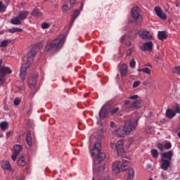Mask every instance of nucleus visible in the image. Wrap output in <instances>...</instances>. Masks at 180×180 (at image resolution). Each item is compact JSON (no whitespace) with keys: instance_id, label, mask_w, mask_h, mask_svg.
<instances>
[{"instance_id":"f257e3e1","label":"nucleus","mask_w":180,"mask_h":180,"mask_svg":"<svg viewBox=\"0 0 180 180\" xmlns=\"http://www.w3.org/2000/svg\"><path fill=\"white\" fill-rule=\"evenodd\" d=\"M39 45H34L27 53V63L22 65L20 72V78L22 79V81H25V79H26V75H27V68L30 67V65L33 64V58H34V56H36V53L37 51H39Z\"/></svg>"},{"instance_id":"f03ea898","label":"nucleus","mask_w":180,"mask_h":180,"mask_svg":"<svg viewBox=\"0 0 180 180\" xmlns=\"http://www.w3.org/2000/svg\"><path fill=\"white\" fill-rule=\"evenodd\" d=\"M65 40H64V38H58L56 39H54L53 41L48 43L45 48H44V51H50V50H52V49H54L55 50L58 51L60 49L64 46Z\"/></svg>"},{"instance_id":"7ed1b4c3","label":"nucleus","mask_w":180,"mask_h":180,"mask_svg":"<svg viewBox=\"0 0 180 180\" xmlns=\"http://www.w3.org/2000/svg\"><path fill=\"white\" fill-rule=\"evenodd\" d=\"M143 105V103L141 100H136L134 101L127 100L124 101V106L125 109H133V108H136V109H140V108H142Z\"/></svg>"},{"instance_id":"20e7f679","label":"nucleus","mask_w":180,"mask_h":180,"mask_svg":"<svg viewBox=\"0 0 180 180\" xmlns=\"http://www.w3.org/2000/svg\"><path fill=\"white\" fill-rule=\"evenodd\" d=\"M139 122V119L135 120H129L125 122L124 125V129L126 130V132L131 133V131H134L136 130V126H137V123Z\"/></svg>"},{"instance_id":"39448f33","label":"nucleus","mask_w":180,"mask_h":180,"mask_svg":"<svg viewBox=\"0 0 180 180\" xmlns=\"http://www.w3.org/2000/svg\"><path fill=\"white\" fill-rule=\"evenodd\" d=\"M132 16L137 25H140L141 21L143 20V18L140 15V8L139 7H134L131 9Z\"/></svg>"},{"instance_id":"423d86ee","label":"nucleus","mask_w":180,"mask_h":180,"mask_svg":"<svg viewBox=\"0 0 180 180\" xmlns=\"http://www.w3.org/2000/svg\"><path fill=\"white\" fill-rule=\"evenodd\" d=\"M109 112H110V105L108 104L104 105L99 112L100 119H105L109 115Z\"/></svg>"},{"instance_id":"0eeeda50","label":"nucleus","mask_w":180,"mask_h":180,"mask_svg":"<svg viewBox=\"0 0 180 180\" xmlns=\"http://www.w3.org/2000/svg\"><path fill=\"white\" fill-rule=\"evenodd\" d=\"M139 36L141 39H143V40H154V37L153 36V34L146 30L140 31Z\"/></svg>"},{"instance_id":"6e6552de","label":"nucleus","mask_w":180,"mask_h":180,"mask_svg":"<svg viewBox=\"0 0 180 180\" xmlns=\"http://www.w3.org/2000/svg\"><path fill=\"white\" fill-rule=\"evenodd\" d=\"M13 153L12 154L11 158L13 161H16V158H18V155H19L20 153H22L23 148L20 145H14L13 147Z\"/></svg>"},{"instance_id":"1a4fd4ad","label":"nucleus","mask_w":180,"mask_h":180,"mask_svg":"<svg viewBox=\"0 0 180 180\" xmlns=\"http://www.w3.org/2000/svg\"><path fill=\"white\" fill-rule=\"evenodd\" d=\"M153 41H149L143 44L139 48L142 51H153Z\"/></svg>"},{"instance_id":"9d476101","label":"nucleus","mask_w":180,"mask_h":180,"mask_svg":"<svg viewBox=\"0 0 180 180\" xmlns=\"http://www.w3.org/2000/svg\"><path fill=\"white\" fill-rule=\"evenodd\" d=\"M155 12L157 16L160 18V19H162L163 20H167V14H165V13L162 11V9H161L160 6L155 7Z\"/></svg>"},{"instance_id":"9b49d317","label":"nucleus","mask_w":180,"mask_h":180,"mask_svg":"<svg viewBox=\"0 0 180 180\" xmlns=\"http://www.w3.org/2000/svg\"><path fill=\"white\" fill-rule=\"evenodd\" d=\"M115 148L117 150V153L118 155H122V154H124V148L123 147V141H118Z\"/></svg>"},{"instance_id":"f8f14e48","label":"nucleus","mask_w":180,"mask_h":180,"mask_svg":"<svg viewBox=\"0 0 180 180\" xmlns=\"http://www.w3.org/2000/svg\"><path fill=\"white\" fill-rule=\"evenodd\" d=\"M102 146L101 143L97 142L94 144L93 150L91 151V157H95L98 153L101 152Z\"/></svg>"},{"instance_id":"ddd939ff","label":"nucleus","mask_w":180,"mask_h":180,"mask_svg":"<svg viewBox=\"0 0 180 180\" xmlns=\"http://www.w3.org/2000/svg\"><path fill=\"white\" fill-rule=\"evenodd\" d=\"M37 74H34L31 79H30L28 84L30 89H34L36 88V84L37 81Z\"/></svg>"},{"instance_id":"4468645a","label":"nucleus","mask_w":180,"mask_h":180,"mask_svg":"<svg viewBox=\"0 0 180 180\" xmlns=\"http://www.w3.org/2000/svg\"><path fill=\"white\" fill-rule=\"evenodd\" d=\"M169 165H171V160H167V159L162 158L160 167L163 171H167L168 168H169Z\"/></svg>"},{"instance_id":"2eb2a0df","label":"nucleus","mask_w":180,"mask_h":180,"mask_svg":"<svg viewBox=\"0 0 180 180\" xmlns=\"http://www.w3.org/2000/svg\"><path fill=\"white\" fill-rule=\"evenodd\" d=\"M161 157L167 160L168 161H172V156L174 155V151L169 150L168 152H162L160 154Z\"/></svg>"},{"instance_id":"dca6fc26","label":"nucleus","mask_w":180,"mask_h":180,"mask_svg":"<svg viewBox=\"0 0 180 180\" xmlns=\"http://www.w3.org/2000/svg\"><path fill=\"white\" fill-rule=\"evenodd\" d=\"M115 134L117 136V137H126L128 133L126 131L124 127H123L118 128L116 130Z\"/></svg>"},{"instance_id":"f3484780","label":"nucleus","mask_w":180,"mask_h":180,"mask_svg":"<svg viewBox=\"0 0 180 180\" xmlns=\"http://www.w3.org/2000/svg\"><path fill=\"white\" fill-rule=\"evenodd\" d=\"M106 158V155L103 152H98L96 154V162H98V164H101L103 160Z\"/></svg>"},{"instance_id":"a211bd4d","label":"nucleus","mask_w":180,"mask_h":180,"mask_svg":"<svg viewBox=\"0 0 180 180\" xmlns=\"http://www.w3.org/2000/svg\"><path fill=\"white\" fill-rule=\"evenodd\" d=\"M120 161H115L112 164V171L114 174H119L120 172Z\"/></svg>"},{"instance_id":"6ab92c4d","label":"nucleus","mask_w":180,"mask_h":180,"mask_svg":"<svg viewBox=\"0 0 180 180\" xmlns=\"http://www.w3.org/2000/svg\"><path fill=\"white\" fill-rule=\"evenodd\" d=\"M8 74H12V70L9 67H2L0 68V75L5 77Z\"/></svg>"},{"instance_id":"aec40b11","label":"nucleus","mask_w":180,"mask_h":180,"mask_svg":"<svg viewBox=\"0 0 180 180\" xmlns=\"http://www.w3.org/2000/svg\"><path fill=\"white\" fill-rule=\"evenodd\" d=\"M158 37L159 40H165L168 37L167 31H160L158 33Z\"/></svg>"},{"instance_id":"412c9836","label":"nucleus","mask_w":180,"mask_h":180,"mask_svg":"<svg viewBox=\"0 0 180 180\" xmlns=\"http://www.w3.org/2000/svg\"><path fill=\"white\" fill-rule=\"evenodd\" d=\"M130 167V162L125 160L122 165H121V171L124 172L127 169H129Z\"/></svg>"},{"instance_id":"4be33fe9","label":"nucleus","mask_w":180,"mask_h":180,"mask_svg":"<svg viewBox=\"0 0 180 180\" xmlns=\"http://www.w3.org/2000/svg\"><path fill=\"white\" fill-rule=\"evenodd\" d=\"M27 144L30 146V147H32L33 145V139H32V135L30 134V132L27 133L26 139Z\"/></svg>"},{"instance_id":"5701e85b","label":"nucleus","mask_w":180,"mask_h":180,"mask_svg":"<svg viewBox=\"0 0 180 180\" xmlns=\"http://www.w3.org/2000/svg\"><path fill=\"white\" fill-rule=\"evenodd\" d=\"M78 16H79V11L76 10L73 13V15H72V20H71L70 27H71V26H72V25H74V22H75V19H77V18H78Z\"/></svg>"},{"instance_id":"b1692460","label":"nucleus","mask_w":180,"mask_h":180,"mask_svg":"<svg viewBox=\"0 0 180 180\" xmlns=\"http://www.w3.org/2000/svg\"><path fill=\"white\" fill-rule=\"evenodd\" d=\"M121 77H126L127 75V65L123 64L120 70Z\"/></svg>"},{"instance_id":"393cba45","label":"nucleus","mask_w":180,"mask_h":180,"mask_svg":"<svg viewBox=\"0 0 180 180\" xmlns=\"http://www.w3.org/2000/svg\"><path fill=\"white\" fill-rule=\"evenodd\" d=\"M176 115V114H175L174 110L167 109L166 111V116L168 117V119H172V117H174Z\"/></svg>"},{"instance_id":"a878e982","label":"nucleus","mask_w":180,"mask_h":180,"mask_svg":"<svg viewBox=\"0 0 180 180\" xmlns=\"http://www.w3.org/2000/svg\"><path fill=\"white\" fill-rule=\"evenodd\" d=\"M27 15H29V11H21L18 14V19H20V20H25L26 18H27Z\"/></svg>"},{"instance_id":"bb28decb","label":"nucleus","mask_w":180,"mask_h":180,"mask_svg":"<svg viewBox=\"0 0 180 180\" xmlns=\"http://www.w3.org/2000/svg\"><path fill=\"white\" fill-rule=\"evenodd\" d=\"M17 164L20 167H25V165H26V161L25 160V156L20 157L18 160L17 161Z\"/></svg>"},{"instance_id":"cd10ccee","label":"nucleus","mask_w":180,"mask_h":180,"mask_svg":"<svg viewBox=\"0 0 180 180\" xmlns=\"http://www.w3.org/2000/svg\"><path fill=\"white\" fill-rule=\"evenodd\" d=\"M1 167L4 169H8V171H11V164L8 161H3L1 163Z\"/></svg>"},{"instance_id":"c85d7f7f","label":"nucleus","mask_w":180,"mask_h":180,"mask_svg":"<svg viewBox=\"0 0 180 180\" xmlns=\"http://www.w3.org/2000/svg\"><path fill=\"white\" fill-rule=\"evenodd\" d=\"M134 179V170L133 169H129L128 172L127 180Z\"/></svg>"},{"instance_id":"c756f323","label":"nucleus","mask_w":180,"mask_h":180,"mask_svg":"<svg viewBox=\"0 0 180 180\" xmlns=\"http://www.w3.org/2000/svg\"><path fill=\"white\" fill-rule=\"evenodd\" d=\"M8 126H9V124H8V122H1L0 123V128L1 129L2 131H5V130L8 129Z\"/></svg>"},{"instance_id":"7c9ffc66","label":"nucleus","mask_w":180,"mask_h":180,"mask_svg":"<svg viewBox=\"0 0 180 180\" xmlns=\"http://www.w3.org/2000/svg\"><path fill=\"white\" fill-rule=\"evenodd\" d=\"M32 15L33 16H35V18H40V16H41L43 14L41 12H40V11H39V9H34L32 11Z\"/></svg>"},{"instance_id":"2f4dec72","label":"nucleus","mask_w":180,"mask_h":180,"mask_svg":"<svg viewBox=\"0 0 180 180\" xmlns=\"http://www.w3.org/2000/svg\"><path fill=\"white\" fill-rule=\"evenodd\" d=\"M12 25H20V19L19 17H15L11 20Z\"/></svg>"},{"instance_id":"473e14b6","label":"nucleus","mask_w":180,"mask_h":180,"mask_svg":"<svg viewBox=\"0 0 180 180\" xmlns=\"http://www.w3.org/2000/svg\"><path fill=\"white\" fill-rule=\"evenodd\" d=\"M11 43V39L3 40L0 44V47H6Z\"/></svg>"},{"instance_id":"72a5a7b5","label":"nucleus","mask_w":180,"mask_h":180,"mask_svg":"<svg viewBox=\"0 0 180 180\" xmlns=\"http://www.w3.org/2000/svg\"><path fill=\"white\" fill-rule=\"evenodd\" d=\"M151 154L154 158H158L160 153H158V150L157 149H152Z\"/></svg>"},{"instance_id":"f704fd0d","label":"nucleus","mask_w":180,"mask_h":180,"mask_svg":"<svg viewBox=\"0 0 180 180\" xmlns=\"http://www.w3.org/2000/svg\"><path fill=\"white\" fill-rule=\"evenodd\" d=\"M21 28H18V27H13L8 30V32L10 33H16V32H22Z\"/></svg>"},{"instance_id":"c9c22d12","label":"nucleus","mask_w":180,"mask_h":180,"mask_svg":"<svg viewBox=\"0 0 180 180\" xmlns=\"http://www.w3.org/2000/svg\"><path fill=\"white\" fill-rule=\"evenodd\" d=\"M41 27L44 30L49 29V27H50V23L44 22L41 24Z\"/></svg>"},{"instance_id":"e433bc0d","label":"nucleus","mask_w":180,"mask_h":180,"mask_svg":"<svg viewBox=\"0 0 180 180\" xmlns=\"http://www.w3.org/2000/svg\"><path fill=\"white\" fill-rule=\"evenodd\" d=\"M6 11V6L4 5L2 1H0V12L4 13Z\"/></svg>"},{"instance_id":"4c0bfd02","label":"nucleus","mask_w":180,"mask_h":180,"mask_svg":"<svg viewBox=\"0 0 180 180\" xmlns=\"http://www.w3.org/2000/svg\"><path fill=\"white\" fill-rule=\"evenodd\" d=\"M153 131H154V129L151 127H147L146 128V133H147L148 134H151V133H153Z\"/></svg>"},{"instance_id":"58836bf2","label":"nucleus","mask_w":180,"mask_h":180,"mask_svg":"<svg viewBox=\"0 0 180 180\" xmlns=\"http://www.w3.org/2000/svg\"><path fill=\"white\" fill-rule=\"evenodd\" d=\"M172 72L173 74H178V75H180V67L173 68Z\"/></svg>"},{"instance_id":"ea45409f","label":"nucleus","mask_w":180,"mask_h":180,"mask_svg":"<svg viewBox=\"0 0 180 180\" xmlns=\"http://www.w3.org/2000/svg\"><path fill=\"white\" fill-rule=\"evenodd\" d=\"M129 67L131 68H135L136 67V60H134V58H132L129 62Z\"/></svg>"},{"instance_id":"a19ab883","label":"nucleus","mask_w":180,"mask_h":180,"mask_svg":"<svg viewBox=\"0 0 180 180\" xmlns=\"http://www.w3.org/2000/svg\"><path fill=\"white\" fill-rule=\"evenodd\" d=\"M157 148H158L161 151V153H163L165 148L164 145H162V143H159L157 144Z\"/></svg>"},{"instance_id":"79ce46f5","label":"nucleus","mask_w":180,"mask_h":180,"mask_svg":"<svg viewBox=\"0 0 180 180\" xmlns=\"http://www.w3.org/2000/svg\"><path fill=\"white\" fill-rule=\"evenodd\" d=\"M142 72H145V74H151V70L148 68H144L141 69Z\"/></svg>"},{"instance_id":"37998d69","label":"nucleus","mask_w":180,"mask_h":180,"mask_svg":"<svg viewBox=\"0 0 180 180\" xmlns=\"http://www.w3.org/2000/svg\"><path fill=\"white\" fill-rule=\"evenodd\" d=\"M173 112H174L175 115H176V113H180V105L179 104H176Z\"/></svg>"},{"instance_id":"c03bdc74","label":"nucleus","mask_w":180,"mask_h":180,"mask_svg":"<svg viewBox=\"0 0 180 180\" xmlns=\"http://www.w3.org/2000/svg\"><path fill=\"white\" fill-rule=\"evenodd\" d=\"M172 147V145L171 144V143H166L164 145V148H165V150H169V148H171Z\"/></svg>"},{"instance_id":"a18cd8bd","label":"nucleus","mask_w":180,"mask_h":180,"mask_svg":"<svg viewBox=\"0 0 180 180\" xmlns=\"http://www.w3.org/2000/svg\"><path fill=\"white\" fill-rule=\"evenodd\" d=\"M5 76H3V75H0V85H2L5 82Z\"/></svg>"},{"instance_id":"49530a36","label":"nucleus","mask_w":180,"mask_h":180,"mask_svg":"<svg viewBox=\"0 0 180 180\" xmlns=\"http://www.w3.org/2000/svg\"><path fill=\"white\" fill-rule=\"evenodd\" d=\"M119 110H120L119 107H117V108L112 109L111 110V115H116V113H117V112H119Z\"/></svg>"},{"instance_id":"de8ad7c7","label":"nucleus","mask_w":180,"mask_h":180,"mask_svg":"<svg viewBox=\"0 0 180 180\" xmlns=\"http://www.w3.org/2000/svg\"><path fill=\"white\" fill-rule=\"evenodd\" d=\"M13 103L15 106H19V105H20V99L15 98L13 101Z\"/></svg>"},{"instance_id":"09e8293b","label":"nucleus","mask_w":180,"mask_h":180,"mask_svg":"<svg viewBox=\"0 0 180 180\" xmlns=\"http://www.w3.org/2000/svg\"><path fill=\"white\" fill-rule=\"evenodd\" d=\"M140 84H141V82L140 81L134 82L133 84V88H137L138 86H140Z\"/></svg>"},{"instance_id":"8fccbe9b","label":"nucleus","mask_w":180,"mask_h":180,"mask_svg":"<svg viewBox=\"0 0 180 180\" xmlns=\"http://www.w3.org/2000/svg\"><path fill=\"white\" fill-rule=\"evenodd\" d=\"M129 99H131V101H134V99H139V95L130 96L129 97Z\"/></svg>"},{"instance_id":"3c124183","label":"nucleus","mask_w":180,"mask_h":180,"mask_svg":"<svg viewBox=\"0 0 180 180\" xmlns=\"http://www.w3.org/2000/svg\"><path fill=\"white\" fill-rule=\"evenodd\" d=\"M63 12H67L68 11V6L67 5H64L62 8Z\"/></svg>"},{"instance_id":"603ef678","label":"nucleus","mask_w":180,"mask_h":180,"mask_svg":"<svg viewBox=\"0 0 180 180\" xmlns=\"http://www.w3.org/2000/svg\"><path fill=\"white\" fill-rule=\"evenodd\" d=\"M132 50L131 49H129L127 51V56H131V53H132Z\"/></svg>"},{"instance_id":"864d4df0","label":"nucleus","mask_w":180,"mask_h":180,"mask_svg":"<svg viewBox=\"0 0 180 180\" xmlns=\"http://www.w3.org/2000/svg\"><path fill=\"white\" fill-rule=\"evenodd\" d=\"M77 0H70V6L72 8Z\"/></svg>"},{"instance_id":"5fc2aeb1","label":"nucleus","mask_w":180,"mask_h":180,"mask_svg":"<svg viewBox=\"0 0 180 180\" xmlns=\"http://www.w3.org/2000/svg\"><path fill=\"white\" fill-rule=\"evenodd\" d=\"M110 126L112 129H115L116 127V123H115L114 122H111Z\"/></svg>"},{"instance_id":"6e6d98bb","label":"nucleus","mask_w":180,"mask_h":180,"mask_svg":"<svg viewBox=\"0 0 180 180\" xmlns=\"http://www.w3.org/2000/svg\"><path fill=\"white\" fill-rule=\"evenodd\" d=\"M103 171H105V167L103 166H101L99 168H98V172H103Z\"/></svg>"},{"instance_id":"4d7b16f0","label":"nucleus","mask_w":180,"mask_h":180,"mask_svg":"<svg viewBox=\"0 0 180 180\" xmlns=\"http://www.w3.org/2000/svg\"><path fill=\"white\" fill-rule=\"evenodd\" d=\"M12 133H13L12 131H9L6 132V135L7 137H11Z\"/></svg>"},{"instance_id":"13d9d810","label":"nucleus","mask_w":180,"mask_h":180,"mask_svg":"<svg viewBox=\"0 0 180 180\" xmlns=\"http://www.w3.org/2000/svg\"><path fill=\"white\" fill-rule=\"evenodd\" d=\"M126 40V35H124L121 37V41H124Z\"/></svg>"},{"instance_id":"bf43d9fd","label":"nucleus","mask_w":180,"mask_h":180,"mask_svg":"<svg viewBox=\"0 0 180 180\" xmlns=\"http://www.w3.org/2000/svg\"><path fill=\"white\" fill-rule=\"evenodd\" d=\"M112 148H116V145L115 143H111Z\"/></svg>"},{"instance_id":"052dcab7","label":"nucleus","mask_w":180,"mask_h":180,"mask_svg":"<svg viewBox=\"0 0 180 180\" xmlns=\"http://www.w3.org/2000/svg\"><path fill=\"white\" fill-rule=\"evenodd\" d=\"M33 124V122L30 120L28 121V126H32Z\"/></svg>"},{"instance_id":"680f3d73","label":"nucleus","mask_w":180,"mask_h":180,"mask_svg":"<svg viewBox=\"0 0 180 180\" xmlns=\"http://www.w3.org/2000/svg\"><path fill=\"white\" fill-rule=\"evenodd\" d=\"M179 5H180L178 1H176V8H178V7L179 6Z\"/></svg>"},{"instance_id":"e2e57ef3","label":"nucleus","mask_w":180,"mask_h":180,"mask_svg":"<svg viewBox=\"0 0 180 180\" xmlns=\"http://www.w3.org/2000/svg\"><path fill=\"white\" fill-rule=\"evenodd\" d=\"M84 8V4H81V6H80V11H82V8Z\"/></svg>"},{"instance_id":"0e129e2a","label":"nucleus","mask_w":180,"mask_h":180,"mask_svg":"<svg viewBox=\"0 0 180 180\" xmlns=\"http://www.w3.org/2000/svg\"><path fill=\"white\" fill-rule=\"evenodd\" d=\"M126 45L127 46V47H129L130 46V42L126 44Z\"/></svg>"},{"instance_id":"69168bd1","label":"nucleus","mask_w":180,"mask_h":180,"mask_svg":"<svg viewBox=\"0 0 180 180\" xmlns=\"http://www.w3.org/2000/svg\"><path fill=\"white\" fill-rule=\"evenodd\" d=\"M99 139H102V135H98Z\"/></svg>"},{"instance_id":"338daca9","label":"nucleus","mask_w":180,"mask_h":180,"mask_svg":"<svg viewBox=\"0 0 180 180\" xmlns=\"http://www.w3.org/2000/svg\"><path fill=\"white\" fill-rule=\"evenodd\" d=\"M137 71L140 72V71H141V69H138Z\"/></svg>"},{"instance_id":"774afa93","label":"nucleus","mask_w":180,"mask_h":180,"mask_svg":"<svg viewBox=\"0 0 180 180\" xmlns=\"http://www.w3.org/2000/svg\"><path fill=\"white\" fill-rule=\"evenodd\" d=\"M92 180H95V178H93Z\"/></svg>"}]
</instances>
